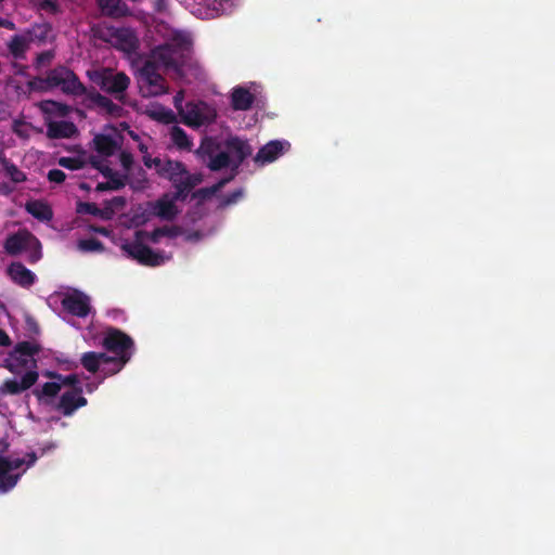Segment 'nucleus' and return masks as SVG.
I'll list each match as a JSON object with an SVG mask.
<instances>
[{
  "instance_id": "f257e3e1",
  "label": "nucleus",
  "mask_w": 555,
  "mask_h": 555,
  "mask_svg": "<svg viewBox=\"0 0 555 555\" xmlns=\"http://www.w3.org/2000/svg\"><path fill=\"white\" fill-rule=\"evenodd\" d=\"M39 351L40 346L38 344L21 341L9 352L2 362V367L8 369L15 375H21V377L17 378L15 376L14 378L7 379L2 384V393L18 395L36 384L39 374L36 371L37 361L35 356Z\"/></svg>"
},
{
  "instance_id": "f03ea898",
  "label": "nucleus",
  "mask_w": 555,
  "mask_h": 555,
  "mask_svg": "<svg viewBox=\"0 0 555 555\" xmlns=\"http://www.w3.org/2000/svg\"><path fill=\"white\" fill-rule=\"evenodd\" d=\"M143 162L147 168L155 167L160 177L171 182L175 189L172 199L176 202H185L191 191L199 185L204 180L203 173H191L186 166L180 160L144 156Z\"/></svg>"
},
{
  "instance_id": "7ed1b4c3",
  "label": "nucleus",
  "mask_w": 555,
  "mask_h": 555,
  "mask_svg": "<svg viewBox=\"0 0 555 555\" xmlns=\"http://www.w3.org/2000/svg\"><path fill=\"white\" fill-rule=\"evenodd\" d=\"M182 232V229L177 224L158 227L151 232L137 230L134 242L124 244L122 250L142 266L158 267L164 264L168 258L163 253H156L151 247L144 245L143 241L147 240L152 243H159L163 237L173 238Z\"/></svg>"
},
{
  "instance_id": "20e7f679",
  "label": "nucleus",
  "mask_w": 555,
  "mask_h": 555,
  "mask_svg": "<svg viewBox=\"0 0 555 555\" xmlns=\"http://www.w3.org/2000/svg\"><path fill=\"white\" fill-rule=\"evenodd\" d=\"M192 41L188 35L176 34L171 40L152 50V57L159 62L166 69H171L178 75L183 74V67L191 60Z\"/></svg>"
},
{
  "instance_id": "39448f33",
  "label": "nucleus",
  "mask_w": 555,
  "mask_h": 555,
  "mask_svg": "<svg viewBox=\"0 0 555 555\" xmlns=\"http://www.w3.org/2000/svg\"><path fill=\"white\" fill-rule=\"evenodd\" d=\"M4 250L11 256H18L28 253V261L37 262L41 258V244L39 240L28 230L18 229L15 233L7 236Z\"/></svg>"
},
{
  "instance_id": "423d86ee",
  "label": "nucleus",
  "mask_w": 555,
  "mask_h": 555,
  "mask_svg": "<svg viewBox=\"0 0 555 555\" xmlns=\"http://www.w3.org/2000/svg\"><path fill=\"white\" fill-rule=\"evenodd\" d=\"M159 66V62L151 56L139 69L138 81L143 96H158L168 92Z\"/></svg>"
},
{
  "instance_id": "0eeeda50",
  "label": "nucleus",
  "mask_w": 555,
  "mask_h": 555,
  "mask_svg": "<svg viewBox=\"0 0 555 555\" xmlns=\"http://www.w3.org/2000/svg\"><path fill=\"white\" fill-rule=\"evenodd\" d=\"M37 461L35 452L24 457L2 456V493L15 487L21 476Z\"/></svg>"
},
{
  "instance_id": "6e6552de",
  "label": "nucleus",
  "mask_w": 555,
  "mask_h": 555,
  "mask_svg": "<svg viewBox=\"0 0 555 555\" xmlns=\"http://www.w3.org/2000/svg\"><path fill=\"white\" fill-rule=\"evenodd\" d=\"M48 81L52 88H61L64 93L75 96H87L90 91L72 69L63 65L48 72Z\"/></svg>"
},
{
  "instance_id": "1a4fd4ad",
  "label": "nucleus",
  "mask_w": 555,
  "mask_h": 555,
  "mask_svg": "<svg viewBox=\"0 0 555 555\" xmlns=\"http://www.w3.org/2000/svg\"><path fill=\"white\" fill-rule=\"evenodd\" d=\"M48 81L52 88H61L64 93L75 96H87L90 91L72 69L63 65L48 72Z\"/></svg>"
},
{
  "instance_id": "9d476101",
  "label": "nucleus",
  "mask_w": 555,
  "mask_h": 555,
  "mask_svg": "<svg viewBox=\"0 0 555 555\" xmlns=\"http://www.w3.org/2000/svg\"><path fill=\"white\" fill-rule=\"evenodd\" d=\"M92 80L106 93L113 94L121 101L124 93L130 85V78L124 73H114L112 69H103L94 73Z\"/></svg>"
},
{
  "instance_id": "9b49d317",
  "label": "nucleus",
  "mask_w": 555,
  "mask_h": 555,
  "mask_svg": "<svg viewBox=\"0 0 555 555\" xmlns=\"http://www.w3.org/2000/svg\"><path fill=\"white\" fill-rule=\"evenodd\" d=\"M184 125L198 128L210 125L216 120V109L206 102H188L180 115Z\"/></svg>"
},
{
  "instance_id": "f8f14e48",
  "label": "nucleus",
  "mask_w": 555,
  "mask_h": 555,
  "mask_svg": "<svg viewBox=\"0 0 555 555\" xmlns=\"http://www.w3.org/2000/svg\"><path fill=\"white\" fill-rule=\"evenodd\" d=\"M102 345L107 351L115 353L116 357L128 356L130 359L134 343L122 331L109 327L105 333Z\"/></svg>"
},
{
  "instance_id": "ddd939ff",
  "label": "nucleus",
  "mask_w": 555,
  "mask_h": 555,
  "mask_svg": "<svg viewBox=\"0 0 555 555\" xmlns=\"http://www.w3.org/2000/svg\"><path fill=\"white\" fill-rule=\"evenodd\" d=\"M180 210H129L120 216V223L127 228H138L143 225L152 216L159 217L162 220L171 221L177 217Z\"/></svg>"
},
{
  "instance_id": "4468645a",
  "label": "nucleus",
  "mask_w": 555,
  "mask_h": 555,
  "mask_svg": "<svg viewBox=\"0 0 555 555\" xmlns=\"http://www.w3.org/2000/svg\"><path fill=\"white\" fill-rule=\"evenodd\" d=\"M61 304L65 311L78 318H86L91 310L90 298L80 291L66 294Z\"/></svg>"
},
{
  "instance_id": "2eb2a0df",
  "label": "nucleus",
  "mask_w": 555,
  "mask_h": 555,
  "mask_svg": "<svg viewBox=\"0 0 555 555\" xmlns=\"http://www.w3.org/2000/svg\"><path fill=\"white\" fill-rule=\"evenodd\" d=\"M289 147L291 144L287 141L272 140L259 149L254 157V162L259 166L273 163L287 152Z\"/></svg>"
},
{
  "instance_id": "dca6fc26",
  "label": "nucleus",
  "mask_w": 555,
  "mask_h": 555,
  "mask_svg": "<svg viewBox=\"0 0 555 555\" xmlns=\"http://www.w3.org/2000/svg\"><path fill=\"white\" fill-rule=\"evenodd\" d=\"M224 146L233 162V170L236 171L243 162L253 153V147L247 140L238 137H230L225 140Z\"/></svg>"
},
{
  "instance_id": "f3484780",
  "label": "nucleus",
  "mask_w": 555,
  "mask_h": 555,
  "mask_svg": "<svg viewBox=\"0 0 555 555\" xmlns=\"http://www.w3.org/2000/svg\"><path fill=\"white\" fill-rule=\"evenodd\" d=\"M7 275L14 284L23 288H29L36 282V274L18 261L12 262L7 268Z\"/></svg>"
},
{
  "instance_id": "a211bd4d",
  "label": "nucleus",
  "mask_w": 555,
  "mask_h": 555,
  "mask_svg": "<svg viewBox=\"0 0 555 555\" xmlns=\"http://www.w3.org/2000/svg\"><path fill=\"white\" fill-rule=\"evenodd\" d=\"M88 401L82 396V392L78 391H65L60 397L56 409L64 415L70 416L76 410L87 405Z\"/></svg>"
},
{
  "instance_id": "6ab92c4d",
  "label": "nucleus",
  "mask_w": 555,
  "mask_h": 555,
  "mask_svg": "<svg viewBox=\"0 0 555 555\" xmlns=\"http://www.w3.org/2000/svg\"><path fill=\"white\" fill-rule=\"evenodd\" d=\"M86 99L93 105L103 108L107 115L113 117H120L122 114V107L114 103L111 99L102 95L96 90L92 89L87 93Z\"/></svg>"
},
{
  "instance_id": "aec40b11",
  "label": "nucleus",
  "mask_w": 555,
  "mask_h": 555,
  "mask_svg": "<svg viewBox=\"0 0 555 555\" xmlns=\"http://www.w3.org/2000/svg\"><path fill=\"white\" fill-rule=\"evenodd\" d=\"M78 133L76 125L72 121H50L47 127V135L50 139H70Z\"/></svg>"
},
{
  "instance_id": "412c9836",
  "label": "nucleus",
  "mask_w": 555,
  "mask_h": 555,
  "mask_svg": "<svg viewBox=\"0 0 555 555\" xmlns=\"http://www.w3.org/2000/svg\"><path fill=\"white\" fill-rule=\"evenodd\" d=\"M255 101V95L245 87L237 86L231 92V106L234 111H248Z\"/></svg>"
},
{
  "instance_id": "4be33fe9",
  "label": "nucleus",
  "mask_w": 555,
  "mask_h": 555,
  "mask_svg": "<svg viewBox=\"0 0 555 555\" xmlns=\"http://www.w3.org/2000/svg\"><path fill=\"white\" fill-rule=\"evenodd\" d=\"M92 164L95 168L100 169V171L104 175V177L108 178V181L98 184V186H96L98 191H106V190L117 191V190H120L125 185L124 179L117 172H114L109 167H107V166L100 167V162H95L93 159H92Z\"/></svg>"
},
{
  "instance_id": "5701e85b",
  "label": "nucleus",
  "mask_w": 555,
  "mask_h": 555,
  "mask_svg": "<svg viewBox=\"0 0 555 555\" xmlns=\"http://www.w3.org/2000/svg\"><path fill=\"white\" fill-rule=\"evenodd\" d=\"M231 178L221 179L217 183H215L211 186L207 188H201L198 190H195V188L191 191L189 196H191L192 199L196 201L197 205H203L207 201L211 199L216 194L228 183Z\"/></svg>"
},
{
  "instance_id": "b1692460",
  "label": "nucleus",
  "mask_w": 555,
  "mask_h": 555,
  "mask_svg": "<svg viewBox=\"0 0 555 555\" xmlns=\"http://www.w3.org/2000/svg\"><path fill=\"white\" fill-rule=\"evenodd\" d=\"M221 144L212 137H205L198 149L195 151V155L203 162H209L219 151Z\"/></svg>"
},
{
  "instance_id": "393cba45",
  "label": "nucleus",
  "mask_w": 555,
  "mask_h": 555,
  "mask_svg": "<svg viewBox=\"0 0 555 555\" xmlns=\"http://www.w3.org/2000/svg\"><path fill=\"white\" fill-rule=\"evenodd\" d=\"M99 7L104 15L113 18L128 14V7L121 0H99Z\"/></svg>"
},
{
  "instance_id": "a878e982",
  "label": "nucleus",
  "mask_w": 555,
  "mask_h": 555,
  "mask_svg": "<svg viewBox=\"0 0 555 555\" xmlns=\"http://www.w3.org/2000/svg\"><path fill=\"white\" fill-rule=\"evenodd\" d=\"M93 144L95 151L103 156H112L118 149L117 141L108 134H96Z\"/></svg>"
},
{
  "instance_id": "bb28decb",
  "label": "nucleus",
  "mask_w": 555,
  "mask_h": 555,
  "mask_svg": "<svg viewBox=\"0 0 555 555\" xmlns=\"http://www.w3.org/2000/svg\"><path fill=\"white\" fill-rule=\"evenodd\" d=\"M170 139L180 151H192L193 143L188 133L179 126L170 129Z\"/></svg>"
},
{
  "instance_id": "cd10ccee",
  "label": "nucleus",
  "mask_w": 555,
  "mask_h": 555,
  "mask_svg": "<svg viewBox=\"0 0 555 555\" xmlns=\"http://www.w3.org/2000/svg\"><path fill=\"white\" fill-rule=\"evenodd\" d=\"M98 360H99L100 365L101 364L113 365V367L108 369L105 373L116 374L129 361V357L128 356H121V358H118V357L108 356V354H106L104 352H98Z\"/></svg>"
},
{
  "instance_id": "c85d7f7f",
  "label": "nucleus",
  "mask_w": 555,
  "mask_h": 555,
  "mask_svg": "<svg viewBox=\"0 0 555 555\" xmlns=\"http://www.w3.org/2000/svg\"><path fill=\"white\" fill-rule=\"evenodd\" d=\"M62 384L59 382L44 383L41 388H35L33 390L34 396L39 400L55 398L61 391Z\"/></svg>"
},
{
  "instance_id": "c756f323",
  "label": "nucleus",
  "mask_w": 555,
  "mask_h": 555,
  "mask_svg": "<svg viewBox=\"0 0 555 555\" xmlns=\"http://www.w3.org/2000/svg\"><path fill=\"white\" fill-rule=\"evenodd\" d=\"M206 166L211 171H219L228 167L233 169V162L228 151L220 150L209 162L206 163Z\"/></svg>"
},
{
  "instance_id": "7c9ffc66",
  "label": "nucleus",
  "mask_w": 555,
  "mask_h": 555,
  "mask_svg": "<svg viewBox=\"0 0 555 555\" xmlns=\"http://www.w3.org/2000/svg\"><path fill=\"white\" fill-rule=\"evenodd\" d=\"M8 48L14 59H24L25 52L28 48V40L25 36L15 35L8 43Z\"/></svg>"
},
{
  "instance_id": "2f4dec72",
  "label": "nucleus",
  "mask_w": 555,
  "mask_h": 555,
  "mask_svg": "<svg viewBox=\"0 0 555 555\" xmlns=\"http://www.w3.org/2000/svg\"><path fill=\"white\" fill-rule=\"evenodd\" d=\"M2 173L9 177L13 182H22L26 179L25 173L21 171L16 166L8 162L2 157Z\"/></svg>"
},
{
  "instance_id": "473e14b6",
  "label": "nucleus",
  "mask_w": 555,
  "mask_h": 555,
  "mask_svg": "<svg viewBox=\"0 0 555 555\" xmlns=\"http://www.w3.org/2000/svg\"><path fill=\"white\" fill-rule=\"evenodd\" d=\"M81 365L90 373H96L100 370V363L98 360V352L88 351L81 356Z\"/></svg>"
},
{
  "instance_id": "72a5a7b5",
  "label": "nucleus",
  "mask_w": 555,
  "mask_h": 555,
  "mask_svg": "<svg viewBox=\"0 0 555 555\" xmlns=\"http://www.w3.org/2000/svg\"><path fill=\"white\" fill-rule=\"evenodd\" d=\"M62 386H69L72 389L69 391H78L82 392V384L77 374L62 375L59 382Z\"/></svg>"
},
{
  "instance_id": "f704fd0d",
  "label": "nucleus",
  "mask_w": 555,
  "mask_h": 555,
  "mask_svg": "<svg viewBox=\"0 0 555 555\" xmlns=\"http://www.w3.org/2000/svg\"><path fill=\"white\" fill-rule=\"evenodd\" d=\"M57 164L66 169L78 170L83 168L85 162L79 157H61Z\"/></svg>"
},
{
  "instance_id": "c9c22d12",
  "label": "nucleus",
  "mask_w": 555,
  "mask_h": 555,
  "mask_svg": "<svg viewBox=\"0 0 555 555\" xmlns=\"http://www.w3.org/2000/svg\"><path fill=\"white\" fill-rule=\"evenodd\" d=\"M79 249L82 251H101L103 250V244L96 238L80 240L78 243Z\"/></svg>"
},
{
  "instance_id": "e433bc0d",
  "label": "nucleus",
  "mask_w": 555,
  "mask_h": 555,
  "mask_svg": "<svg viewBox=\"0 0 555 555\" xmlns=\"http://www.w3.org/2000/svg\"><path fill=\"white\" fill-rule=\"evenodd\" d=\"M179 227L183 231L180 235H183L184 240L186 242H192V243L198 242L202 238H204L206 235L211 233V231L205 232V231H203L201 229H197V230H194V231H186L182 225H179Z\"/></svg>"
},
{
  "instance_id": "4c0bfd02",
  "label": "nucleus",
  "mask_w": 555,
  "mask_h": 555,
  "mask_svg": "<svg viewBox=\"0 0 555 555\" xmlns=\"http://www.w3.org/2000/svg\"><path fill=\"white\" fill-rule=\"evenodd\" d=\"M51 31L52 26L49 23L39 24L34 27L35 37L40 42L46 41Z\"/></svg>"
},
{
  "instance_id": "58836bf2",
  "label": "nucleus",
  "mask_w": 555,
  "mask_h": 555,
  "mask_svg": "<svg viewBox=\"0 0 555 555\" xmlns=\"http://www.w3.org/2000/svg\"><path fill=\"white\" fill-rule=\"evenodd\" d=\"M28 87L30 90L35 91H46L48 89H52V86H50V82L48 81V75L44 78H34L28 82Z\"/></svg>"
},
{
  "instance_id": "ea45409f",
  "label": "nucleus",
  "mask_w": 555,
  "mask_h": 555,
  "mask_svg": "<svg viewBox=\"0 0 555 555\" xmlns=\"http://www.w3.org/2000/svg\"><path fill=\"white\" fill-rule=\"evenodd\" d=\"M243 196L242 190H235L232 193L222 197L218 208H224L227 206H231L237 203V201Z\"/></svg>"
},
{
  "instance_id": "a19ab883",
  "label": "nucleus",
  "mask_w": 555,
  "mask_h": 555,
  "mask_svg": "<svg viewBox=\"0 0 555 555\" xmlns=\"http://www.w3.org/2000/svg\"><path fill=\"white\" fill-rule=\"evenodd\" d=\"M53 57H54L53 51H51V50L43 51L37 55L36 64H37V66L50 64L51 61L53 60Z\"/></svg>"
},
{
  "instance_id": "79ce46f5",
  "label": "nucleus",
  "mask_w": 555,
  "mask_h": 555,
  "mask_svg": "<svg viewBox=\"0 0 555 555\" xmlns=\"http://www.w3.org/2000/svg\"><path fill=\"white\" fill-rule=\"evenodd\" d=\"M48 179L50 182H53V183H62L65 181L66 175L61 169H51L48 172Z\"/></svg>"
},
{
  "instance_id": "37998d69",
  "label": "nucleus",
  "mask_w": 555,
  "mask_h": 555,
  "mask_svg": "<svg viewBox=\"0 0 555 555\" xmlns=\"http://www.w3.org/2000/svg\"><path fill=\"white\" fill-rule=\"evenodd\" d=\"M40 221H50L53 218V210H27Z\"/></svg>"
},
{
  "instance_id": "c03bdc74",
  "label": "nucleus",
  "mask_w": 555,
  "mask_h": 555,
  "mask_svg": "<svg viewBox=\"0 0 555 555\" xmlns=\"http://www.w3.org/2000/svg\"><path fill=\"white\" fill-rule=\"evenodd\" d=\"M39 7L41 10L48 11L52 14L59 12V4L54 0H42Z\"/></svg>"
},
{
  "instance_id": "a18cd8bd",
  "label": "nucleus",
  "mask_w": 555,
  "mask_h": 555,
  "mask_svg": "<svg viewBox=\"0 0 555 555\" xmlns=\"http://www.w3.org/2000/svg\"><path fill=\"white\" fill-rule=\"evenodd\" d=\"M206 217L205 210H188L185 219L190 222H197Z\"/></svg>"
},
{
  "instance_id": "49530a36",
  "label": "nucleus",
  "mask_w": 555,
  "mask_h": 555,
  "mask_svg": "<svg viewBox=\"0 0 555 555\" xmlns=\"http://www.w3.org/2000/svg\"><path fill=\"white\" fill-rule=\"evenodd\" d=\"M78 212L91 214L99 216L102 219H111L114 216L115 210H77Z\"/></svg>"
},
{
  "instance_id": "de8ad7c7",
  "label": "nucleus",
  "mask_w": 555,
  "mask_h": 555,
  "mask_svg": "<svg viewBox=\"0 0 555 555\" xmlns=\"http://www.w3.org/2000/svg\"><path fill=\"white\" fill-rule=\"evenodd\" d=\"M56 361L64 365L66 370H75L78 367V362L70 360L66 357H56Z\"/></svg>"
},
{
  "instance_id": "09e8293b",
  "label": "nucleus",
  "mask_w": 555,
  "mask_h": 555,
  "mask_svg": "<svg viewBox=\"0 0 555 555\" xmlns=\"http://www.w3.org/2000/svg\"><path fill=\"white\" fill-rule=\"evenodd\" d=\"M183 99H184L183 91L177 92V94L173 96V104H175V107L177 108L179 115H181L184 111V107L182 105Z\"/></svg>"
},
{
  "instance_id": "8fccbe9b",
  "label": "nucleus",
  "mask_w": 555,
  "mask_h": 555,
  "mask_svg": "<svg viewBox=\"0 0 555 555\" xmlns=\"http://www.w3.org/2000/svg\"><path fill=\"white\" fill-rule=\"evenodd\" d=\"M158 120L165 124H170L176 120V116L172 111L168 109L158 114Z\"/></svg>"
},
{
  "instance_id": "3c124183",
  "label": "nucleus",
  "mask_w": 555,
  "mask_h": 555,
  "mask_svg": "<svg viewBox=\"0 0 555 555\" xmlns=\"http://www.w3.org/2000/svg\"><path fill=\"white\" fill-rule=\"evenodd\" d=\"M120 162H121V165L128 169L132 165V162H133L132 155L130 153L122 152L120 154Z\"/></svg>"
},
{
  "instance_id": "603ef678",
  "label": "nucleus",
  "mask_w": 555,
  "mask_h": 555,
  "mask_svg": "<svg viewBox=\"0 0 555 555\" xmlns=\"http://www.w3.org/2000/svg\"><path fill=\"white\" fill-rule=\"evenodd\" d=\"M147 205L150 206L149 208H159V209H163V208H176L173 206V204L167 203L164 199H159L156 204L147 203Z\"/></svg>"
},
{
  "instance_id": "864d4df0",
  "label": "nucleus",
  "mask_w": 555,
  "mask_h": 555,
  "mask_svg": "<svg viewBox=\"0 0 555 555\" xmlns=\"http://www.w3.org/2000/svg\"><path fill=\"white\" fill-rule=\"evenodd\" d=\"M24 208L30 209V208H49V207L40 202L28 201L25 204Z\"/></svg>"
},
{
  "instance_id": "5fc2aeb1",
  "label": "nucleus",
  "mask_w": 555,
  "mask_h": 555,
  "mask_svg": "<svg viewBox=\"0 0 555 555\" xmlns=\"http://www.w3.org/2000/svg\"><path fill=\"white\" fill-rule=\"evenodd\" d=\"M76 208H83V209H87V208H98L95 204L93 203H85V202H80L78 201L77 202V206Z\"/></svg>"
},
{
  "instance_id": "6e6d98bb",
  "label": "nucleus",
  "mask_w": 555,
  "mask_h": 555,
  "mask_svg": "<svg viewBox=\"0 0 555 555\" xmlns=\"http://www.w3.org/2000/svg\"><path fill=\"white\" fill-rule=\"evenodd\" d=\"M43 375L51 379H56L57 382L61 379V374L57 372L47 371L43 373Z\"/></svg>"
},
{
  "instance_id": "4d7b16f0",
  "label": "nucleus",
  "mask_w": 555,
  "mask_h": 555,
  "mask_svg": "<svg viewBox=\"0 0 555 555\" xmlns=\"http://www.w3.org/2000/svg\"><path fill=\"white\" fill-rule=\"evenodd\" d=\"M92 230L96 233H100L102 235L107 236L109 234V231L106 228L103 227H92Z\"/></svg>"
},
{
  "instance_id": "13d9d810",
  "label": "nucleus",
  "mask_w": 555,
  "mask_h": 555,
  "mask_svg": "<svg viewBox=\"0 0 555 555\" xmlns=\"http://www.w3.org/2000/svg\"><path fill=\"white\" fill-rule=\"evenodd\" d=\"M10 345H11L10 336L4 331H2V347H8Z\"/></svg>"
},
{
  "instance_id": "bf43d9fd",
  "label": "nucleus",
  "mask_w": 555,
  "mask_h": 555,
  "mask_svg": "<svg viewBox=\"0 0 555 555\" xmlns=\"http://www.w3.org/2000/svg\"><path fill=\"white\" fill-rule=\"evenodd\" d=\"M2 27L9 28V29H13L14 28V24L12 22H10V21H7V20L2 18Z\"/></svg>"
},
{
  "instance_id": "052dcab7",
  "label": "nucleus",
  "mask_w": 555,
  "mask_h": 555,
  "mask_svg": "<svg viewBox=\"0 0 555 555\" xmlns=\"http://www.w3.org/2000/svg\"><path fill=\"white\" fill-rule=\"evenodd\" d=\"M1 190H2V194H7L10 191L5 184H2Z\"/></svg>"
},
{
  "instance_id": "680f3d73",
  "label": "nucleus",
  "mask_w": 555,
  "mask_h": 555,
  "mask_svg": "<svg viewBox=\"0 0 555 555\" xmlns=\"http://www.w3.org/2000/svg\"><path fill=\"white\" fill-rule=\"evenodd\" d=\"M116 202L119 204V205H125V199L122 197H117L116 198Z\"/></svg>"
},
{
  "instance_id": "e2e57ef3",
  "label": "nucleus",
  "mask_w": 555,
  "mask_h": 555,
  "mask_svg": "<svg viewBox=\"0 0 555 555\" xmlns=\"http://www.w3.org/2000/svg\"><path fill=\"white\" fill-rule=\"evenodd\" d=\"M87 390H88V392H92L93 391V386L92 385H87Z\"/></svg>"
},
{
  "instance_id": "0e129e2a",
  "label": "nucleus",
  "mask_w": 555,
  "mask_h": 555,
  "mask_svg": "<svg viewBox=\"0 0 555 555\" xmlns=\"http://www.w3.org/2000/svg\"><path fill=\"white\" fill-rule=\"evenodd\" d=\"M5 448H7V444H5ZM1 452L3 453L4 452V442L2 441V449H1Z\"/></svg>"
}]
</instances>
